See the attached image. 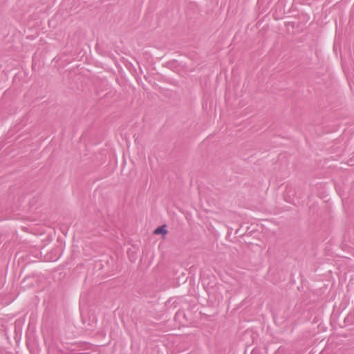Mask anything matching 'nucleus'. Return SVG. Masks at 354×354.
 I'll list each match as a JSON object with an SVG mask.
<instances>
[{"mask_svg":"<svg viewBox=\"0 0 354 354\" xmlns=\"http://www.w3.org/2000/svg\"><path fill=\"white\" fill-rule=\"evenodd\" d=\"M167 231L165 228V225L159 226L154 231V234H167Z\"/></svg>","mask_w":354,"mask_h":354,"instance_id":"f257e3e1","label":"nucleus"}]
</instances>
